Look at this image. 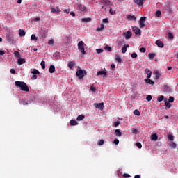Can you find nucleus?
<instances>
[{
  "mask_svg": "<svg viewBox=\"0 0 178 178\" xmlns=\"http://www.w3.org/2000/svg\"><path fill=\"white\" fill-rule=\"evenodd\" d=\"M15 87L20 88L21 91H25L26 92H29V91H30L27 83L24 81H15Z\"/></svg>",
  "mask_w": 178,
  "mask_h": 178,
  "instance_id": "nucleus-1",
  "label": "nucleus"
},
{
  "mask_svg": "<svg viewBox=\"0 0 178 178\" xmlns=\"http://www.w3.org/2000/svg\"><path fill=\"white\" fill-rule=\"evenodd\" d=\"M76 74L79 80H83V79H84V76H87V71H86V70L79 69L76 71Z\"/></svg>",
  "mask_w": 178,
  "mask_h": 178,
  "instance_id": "nucleus-2",
  "label": "nucleus"
},
{
  "mask_svg": "<svg viewBox=\"0 0 178 178\" xmlns=\"http://www.w3.org/2000/svg\"><path fill=\"white\" fill-rule=\"evenodd\" d=\"M78 49L79 51H80V52H81V54H83V55H86V50L84 49V42L80 41L78 43Z\"/></svg>",
  "mask_w": 178,
  "mask_h": 178,
  "instance_id": "nucleus-3",
  "label": "nucleus"
},
{
  "mask_svg": "<svg viewBox=\"0 0 178 178\" xmlns=\"http://www.w3.org/2000/svg\"><path fill=\"white\" fill-rule=\"evenodd\" d=\"M77 8L79 9V10L81 13L87 12V8H86V6H83V4H79V5L77 6Z\"/></svg>",
  "mask_w": 178,
  "mask_h": 178,
  "instance_id": "nucleus-4",
  "label": "nucleus"
},
{
  "mask_svg": "<svg viewBox=\"0 0 178 178\" xmlns=\"http://www.w3.org/2000/svg\"><path fill=\"white\" fill-rule=\"evenodd\" d=\"M94 106L102 111L104 109V102L102 103H95Z\"/></svg>",
  "mask_w": 178,
  "mask_h": 178,
  "instance_id": "nucleus-5",
  "label": "nucleus"
},
{
  "mask_svg": "<svg viewBox=\"0 0 178 178\" xmlns=\"http://www.w3.org/2000/svg\"><path fill=\"white\" fill-rule=\"evenodd\" d=\"M132 30L136 35H141V30H140V29L137 28V26H134L132 28Z\"/></svg>",
  "mask_w": 178,
  "mask_h": 178,
  "instance_id": "nucleus-6",
  "label": "nucleus"
},
{
  "mask_svg": "<svg viewBox=\"0 0 178 178\" xmlns=\"http://www.w3.org/2000/svg\"><path fill=\"white\" fill-rule=\"evenodd\" d=\"M102 3L106 6H112V2L110 0H102Z\"/></svg>",
  "mask_w": 178,
  "mask_h": 178,
  "instance_id": "nucleus-7",
  "label": "nucleus"
},
{
  "mask_svg": "<svg viewBox=\"0 0 178 178\" xmlns=\"http://www.w3.org/2000/svg\"><path fill=\"white\" fill-rule=\"evenodd\" d=\"M97 76H104V77H106L108 76V72L106 71H99L97 73Z\"/></svg>",
  "mask_w": 178,
  "mask_h": 178,
  "instance_id": "nucleus-8",
  "label": "nucleus"
},
{
  "mask_svg": "<svg viewBox=\"0 0 178 178\" xmlns=\"http://www.w3.org/2000/svg\"><path fill=\"white\" fill-rule=\"evenodd\" d=\"M6 40L8 41V42L13 41V35L12 33L7 34Z\"/></svg>",
  "mask_w": 178,
  "mask_h": 178,
  "instance_id": "nucleus-9",
  "label": "nucleus"
},
{
  "mask_svg": "<svg viewBox=\"0 0 178 178\" xmlns=\"http://www.w3.org/2000/svg\"><path fill=\"white\" fill-rule=\"evenodd\" d=\"M145 73L147 74V79H151V76H152V72L149 70V69H145Z\"/></svg>",
  "mask_w": 178,
  "mask_h": 178,
  "instance_id": "nucleus-10",
  "label": "nucleus"
},
{
  "mask_svg": "<svg viewBox=\"0 0 178 178\" xmlns=\"http://www.w3.org/2000/svg\"><path fill=\"white\" fill-rule=\"evenodd\" d=\"M156 45H157V47H159V48H163L165 44H163V42L162 41L156 40Z\"/></svg>",
  "mask_w": 178,
  "mask_h": 178,
  "instance_id": "nucleus-11",
  "label": "nucleus"
},
{
  "mask_svg": "<svg viewBox=\"0 0 178 178\" xmlns=\"http://www.w3.org/2000/svg\"><path fill=\"white\" fill-rule=\"evenodd\" d=\"M132 35H133V33H131V31H128L127 32V34L125 35V39L126 40H130L131 38Z\"/></svg>",
  "mask_w": 178,
  "mask_h": 178,
  "instance_id": "nucleus-12",
  "label": "nucleus"
},
{
  "mask_svg": "<svg viewBox=\"0 0 178 178\" xmlns=\"http://www.w3.org/2000/svg\"><path fill=\"white\" fill-rule=\"evenodd\" d=\"M127 19L129 21L136 22V20H137V17H136V16H134V15H129L127 16Z\"/></svg>",
  "mask_w": 178,
  "mask_h": 178,
  "instance_id": "nucleus-13",
  "label": "nucleus"
},
{
  "mask_svg": "<svg viewBox=\"0 0 178 178\" xmlns=\"http://www.w3.org/2000/svg\"><path fill=\"white\" fill-rule=\"evenodd\" d=\"M151 141H156L158 140V135L156 134H153L150 137Z\"/></svg>",
  "mask_w": 178,
  "mask_h": 178,
  "instance_id": "nucleus-14",
  "label": "nucleus"
},
{
  "mask_svg": "<svg viewBox=\"0 0 178 178\" xmlns=\"http://www.w3.org/2000/svg\"><path fill=\"white\" fill-rule=\"evenodd\" d=\"M134 2L137 3V5H139V6H143L144 5V2L142 0H134Z\"/></svg>",
  "mask_w": 178,
  "mask_h": 178,
  "instance_id": "nucleus-15",
  "label": "nucleus"
},
{
  "mask_svg": "<svg viewBox=\"0 0 178 178\" xmlns=\"http://www.w3.org/2000/svg\"><path fill=\"white\" fill-rule=\"evenodd\" d=\"M164 102H165V106L168 108V109H170V108L172 107V104H170V103L169 102H168V99H165Z\"/></svg>",
  "mask_w": 178,
  "mask_h": 178,
  "instance_id": "nucleus-16",
  "label": "nucleus"
},
{
  "mask_svg": "<svg viewBox=\"0 0 178 178\" xmlns=\"http://www.w3.org/2000/svg\"><path fill=\"white\" fill-rule=\"evenodd\" d=\"M129 44H124L122 49V54H126L127 51V48H129Z\"/></svg>",
  "mask_w": 178,
  "mask_h": 178,
  "instance_id": "nucleus-17",
  "label": "nucleus"
},
{
  "mask_svg": "<svg viewBox=\"0 0 178 178\" xmlns=\"http://www.w3.org/2000/svg\"><path fill=\"white\" fill-rule=\"evenodd\" d=\"M115 134L116 137H122V133L120 129H115Z\"/></svg>",
  "mask_w": 178,
  "mask_h": 178,
  "instance_id": "nucleus-18",
  "label": "nucleus"
},
{
  "mask_svg": "<svg viewBox=\"0 0 178 178\" xmlns=\"http://www.w3.org/2000/svg\"><path fill=\"white\" fill-rule=\"evenodd\" d=\"M74 65H76V63L74 61H70L69 63H68V67L70 69H73V67H74Z\"/></svg>",
  "mask_w": 178,
  "mask_h": 178,
  "instance_id": "nucleus-19",
  "label": "nucleus"
},
{
  "mask_svg": "<svg viewBox=\"0 0 178 178\" xmlns=\"http://www.w3.org/2000/svg\"><path fill=\"white\" fill-rule=\"evenodd\" d=\"M19 37H24V35H26V31H24V30L23 29H19Z\"/></svg>",
  "mask_w": 178,
  "mask_h": 178,
  "instance_id": "nucleus-20",
  "label": "nucleus"
},
{
  "mask_svg": "<svg viewBox=\"0 0 178 178\" xmlns=\"http://www.w3.org/2000/svg\"><path fill=\"white\" fill-rule=\"evenodd\" d=\"M148 56H149V59H150L151 60H152L154 59V58H155L156 56V54L155 53H149L148 54Z\"/></svg>",
  "mask_w": 178,
  "mask_h": 178,
  "instance_id": "nucleus-21",
  "label": "nucleus"
},
{
  "mask_svg": "<svg viewBox=\"0 0 178 178\" xmlns=\"http://www.w3.org/2000/svg\"><path fill=\"white\" fill-rule=\"evenodd\" d=\"M49 73H55V66L54 65H51L49 67Z\"/></svg>",
  "mask_w": 178,
  "mask_h": 178,
  "instance_id": "nucleus-22",
  "label": "nucleus"
},
{
  "mask_svg": "<svg viewBox=\"0 0 178 178\" xmlns=\"http://www.w3.org/2000/svg\"><path fill=\"white\" fill-rule=\"evenodd\" d=\"M70 124L71 126H76L77 122H76V120H71L70 121Z\"/></svg>",
  "mask_w": 178,
  "mask_h": 178,
  "instance_id": "nucleus-23",
  "label": "nucleus"
},
{
  "mask_svg": "<svg viewBox=\"0 0 178 178\" xmlns=\"http://www.w3.org/2000/svg\"><path fill=\"white\" fill-rule=\"evenodd\" d=\"M115 59H116L117 62H118V63H122V58H120V56L118 54L115 55Z\"/></svg>",
  "mask_w": 178,
  "mask_h": 178,
  "instance_id": "nucleus-24",
  "label": "nucleus"
},
{
  "mask_svg": "<svg viewBox=\"0 0 178 178\" xmlns=\"http://www.w3.org/2000/svg\"><path fill=\"white\" fill-rule=\"evenodd\" d=\"M18 65H23V63H26V60L23 58L18 59Z\"/></svg>",
  "mask_w": 178,
  "mask_h": 178,
  "instance_id": "nucleus-25",
  "label": "nucleus"
},
{
  "mask_svg": "<svg viewBox=\"0 0 178 178\" xmlns=\"http://www.w3.org/2000/svg\"><path fill=\"white\" fill-rule=\"evenodd\" d=\"M163 99H165V96H163V95L159 96L157 98L158 102H162V101H163Z\"/></svg>",
  "mask_w": 178,
  "mask_h": 178,
  "instance_id": "nucleus-26",
  "label": "nucleus"
},
{
  "mask_svg": "<svg viewBox=\"0 0 178 178\" xmlns=\"http://www.w3.org/2000/svg\"><path fill=\"white\" fill-rule=\"evenodd\" d=\"M134 115H136V116H141V113H140V111L136 109L134 111Z\"/></svg>",
  "mask_w": 178,
  "mask_h": 178,
  "instance_id": "nucleus-27",
  "label": "nucleus"
},
{
  "mask_svg": "<svg viewBox=\"0 0 178 178\" xmlns=\"http://www.w3.org/2000/svg\"><path fill=\"white\" fill-rule=\"evenodd\" d=\"M145 83H147V84H154V82L149 79V78H147V79H145Z\"/></svg>",
  "mask_w": 178,
  "mask_h": 178,
  "instance_id": "nucleus-28",
  "label": "nucleus"
},
{
  "mask_svg": "<svg viewBox=\"0 0 178 178\" xmlns=\"http://www.w3.org/2000/svg\"><path fill=\"white\" fill-rule=\"evenodd\" d=\"M84 118H85L84 115H79L77 117L76 120H78V121L83 120H84Z\"/></svg>",
  "mask_w": 178,
  "mask_h": 178,
  "instance_id": "nucleus-29",
  "label": "nucleus"
},
{
  "mask_svg": "<svg viewBox=\"0 0 178 178\" xmlns=\"http://www.w3.org/2000/svg\"><path fill=\"white\" fill-rule=\"evenodd\" d=\"M31 40L32 41H38V38H37V36H35V35L32 34V35L31 37Z\"/></svg>",
  "mask_w": 178,
  "mask_h": 178,
  "instance_id": "nucleus-30",
  "label": "nucleus"
},
{
  "mask_svg": "<svg viewBox=\"0 0 178 178\" xmlns=\"http://www.w3.org/2000/svg\"><path fill=\"white\" fill-rule=\"evenodd\" d=\"M168 140H170V141H173V140H175V136L172 134H169L168 136Z\"/></svg>",
  "mask_w": 178,
  "mask_h": 178,
  "instance_id": "nucleus-31",
  "label": "nucleus"
},
{
  "mask_svg": "<svg viewBox=\"0 0 178 178\" xmlns=\"http://www.w3.org/2000/svg\"><path fill=\"white\" fill-rule=\"evenodd\" d=\"M82 22L83 23H87L88 22H91V18L88 17V18H83L82 19Z\"/></svg>",
  "mask_w": 178,
  "mask_h": 178,
  "instance_id": "nucleus-32",
  "label": "nucleus"
},
{
  "mask_svg": "<svg viewBox=\"0 0 178 178\" xmlns=\"http://www.w3.org/2000/svg\"><path fill=\"white\" fill-rule=\"evenodd\" d=\"M104 144H105V140H104L103 139L97 142V145H104Z\"/></svg>",
  "mask_w": 178,
  "mask_h": 178,
  "instance_id": "nucleus-33",
  "label": "nucleus"
},
{
  "mask_svg": "<svg viewBox=\"0 0 178 178\" xmlns=\"http://www.w3.org/2000/svg\"><path fill=\"white\" fill-rule=\"evenodd\" d=\"M156 79L158 80L159 77H161V73H159L158 71H156L155 72Z\"/></svg>",
  "mask_w": 178,
  "mask_h": 178,
  "instance_id": "nucleus-34",
  "label": "nucleus"
},
{
  "mask_svg": "<svg viewBox=\"0 0 178 178\" xmlns=\"http://www.w3.org/2000/svg\"><path fill=\"white\" fill-rule=\"evenodd\" d=\"M170 146L171 147V148H176V147H177V145L175 142H171Z\"/></svg>",
  "mask_w": 178,
  "mask_h": 178,
  "instance_id": "nucleus-35",
  "label": "nucleus"
},
{
  "mask_svg": "<svg viewBox=\"0 0 178 178\" xmlns=\"http://www.w3.org/2000/svg\"><path fill=\"white\" fill-rule=\"evenodd\" d=\"M32 74H40V71H38L37 69H34L33 71H31Z\"/></svg>",
  "mask_w": 178,
  "mask_h": 178,
  "instance_id": "nucleus-36",
  "label": "nucleus"
},
{
  "mask_svg": "<svg viewBox=\"0 0 178 178\" xmlns=\"http://www.w3.org/2000/svg\"><path fill=\"white\" fill-rule=\"evenodd\" d=\"M156 16L157 17H161V16H162V12H161V10H157L156 12Z\"/></svg>",
  "mask_w": 178,
  "mask_h": 178,
  "instance_id": "nucleus-37",
  "label": "nucleus"
},
{
  "mask_svg": "<svg viewBox=\"0 0 178 178\" xmlns=\"http://www.w3.org/2000/svg\"><path fill=\"white\" fill-rule=\"evenodd\" d=\"M168 35L170 40H173V38H175V35H173V33H172L171 32L168 33Z\"/></svg>",
  "mask_w": 178,
  "mask_h": 178,
  "instance_id": "nucleus-38",
  "label": "nucleus"
},
{
  "mask_svg": "<svg viewBox=\"0 0 178 178\" xmlns=\"http://www.w3.org/2000/svg\"><path fill=\"white\" fill-rule=\"evenodd\" d=\"M15 56L16 58H20V53L17 51H14Z\"/></svg>",
  "mask_w": 178,
  "mask_h": 178,
  "instance_id": "nucleus-39",
  "label": "nucleus"
},
{
  "mask_svg": "<svg viewBox=\"0 0 178 178\" xmlns=\"http://www.w3.org/2000/svg\"><path fill=\"white\" fill-rule=\"evenodd\" d=\"M104 49H106V51H108V52H112V47H111L109 46H106L104 47Z\"/></svg>",
  "mask_w": 178,
  "mask_h": 178,
  "instance_id": "nucleus-40",
  "label": "nucleus"
},
{
  "mask_svg": "<svg viewBox=\"0 0 178 178\" xmlns=\"http://www.w3.org/2000/svg\"><path fill=\"white\" fill-rule=\"evenodd\" d=\"M139 26H140V29H143V27H145V24L143 22L140 21Z\"/></svg>",
  "mask_w": 178,
  "mask_h": 178,
  "instance_id": "nucleus-41",
  "label": "nucleus"
},
{
  "mask_svg": "<svg viewBox=\"0 0 178 178\" xmlns=\"http://www.w3.org/2000/svg\"><path fill=\"white\" fill-rule=\"evenodd\" d=\"M104 27H105V26L103 24H102L100 28L97 29V31H102V30H104Z\"/></svg>",
  "mask_w": 178,
  "mask_h": 178,
  "instance_id": "nucleus-42",
  "label": "nucleus"
},
{
  "mask_svg": "<svg viewBox=\"0 0 178 178\" xmlns=\"http://www.w3.org/2000/svg\"><path fill=\"white\" fill-rule=\"evenodd\" d=\"M146 99L147 101H148V102H151V100L152 99V96H151V95H148L146 97Z\"/></svg>",
  "mask_w": 178,
  "mask_h": 178,
  "instance_id": "nucleus-43",
  "label": "nucleus"
},
{
  "mask_svg": "<svg viewBox=\"0 0 178 178\" xmlns=\"http://www.w3.org/2000/svg\"><path fill=\"white\" fill-rule=\"evenodd\" d=\"M40 65H41L42 69L45 70V61H42L40 63Z\"/></svg>",
  "mask_w": 178,
  "mask_h": 178,
  "instance_id": "nucleus-44",
  "label": "nucleus"
},
{
  "mask_svg": "<svg viewBox=\"0 0 178 178\" xmlns=\"http://www.w3.org/2000/svg\"><path fill=\"white\" fill-rule=\"evenodd\" d=\"M168 102H175V97H170L168 99Z\"/></svg>",
  "mask_w": 178,
  "mask_h": 178,
  "instance_id": "nucleus-45",
  "label": "nucleus"
},
{
  "mask_svg": "<svg viewBox=\"0 0 178 178\" xmlns=\"http://www.w3.org/2000/svg\"><path fill=\"white\" fill-rule=\"evenodd\" d=\"M109 8H110L109 13H110L111 15H115V14L116 13V11H113V10H112V8H111V6H109Z\"/></svg>",
  "mask_w": 178,
  "mask_h": 178,
  "instance_id": "nucleus-46",
  "label": "nucleus"
},
{
  "mask_svg": "<svg viewBox=\"0 0 178 178\" xmlns=\"http://www.w3.org/2000/svg\"><path fill=\"white\" fill-rule=\"evenodd\" d=\"M136 147H138V148L141 149V148H143V145H141V143H136Z\"/></svg>",
  "mask_w": 178,
  "mask_h": 178,
  "instance_id": "nucleus-47",
  "label": "nucleus"
},
{
  "mask_svg": "<svg viewBox=\"0 0 178 178\" xmlns=\"http://www.w3.org/2000/svg\"><path fill=\"white\" fill-rule=\"evenodd\" d=\"M131 58H133L134 59H136V58H137L138 55H137V53H133L131 55Z\"/></svg>",
  "mask_w": 178,
  "mask_h": 178,
  "instance_id": "nucleus-48",
  "label": "nucleus"
},
{
  "mask_svg": "<svg viewBox=\"0 0 178 178\" xmlns=\"http://www.w3.org/2000/svg\"><path fill=\"white\" fill-rule=\"evenodd\" d=\"M145 20H147V17H141L140 22H145Z\"/></svg>",
  "mask_w": 178,
  "mask_h": 178,
  "instance_id": "nucleus-49",
  "label": "nucleus"
},
{
  "mask_svg": "<svg viewBox=\"0 0 178 178\" xmlns=\"http://www.w3.org/2000/svg\"><path fill=\"white\" fill-rule=\"evenodd\" d=\"M119 124H120V122L117 121L114 122V127H118V126H119Z\"/></svg>",
  "mask_w": 178,
  "mask_h": 178,
  "instance_id": "nucleus-50",
  "label": "nucleus"
},
{
  "mask_svg": "<svg viewBox=\"0 0 178 178\" xmlns=\"http://www.w3.org/2000/svg\"><path fill=\"white\" fill-rule=\"evenodd\" d=\"M48 45H54V40H50L48 41Z\"/></svg>",
  "mask_w": 178,
  "mask_h": 178,
  "instance_id": "nucleus-51",
  "label": "nucleus"
},
{
  "mask_svg": "<svg viewBox=\"0 0 178 178\" xmlns=\"http://www.w3.org/2000/svg\"><path fill=\"white\" fill-rule=\"evenodd\" d=\"M140 52H143V54L145 53V47H141L139 49Z\"/></svg>",
  "mask_w": 178,
  "mask_h": 178,
  "instance_id": "nucleus-52",
  "label": "nucleus"
},
{
  "mask_svg": "<svg viewBox=\"0 0 178 178\" xmlns=\"http://www.w3.org/2000/svg\"><path fill=\"white\" fill-rule=\"evenodd\" d=\"M22 105H29V102L26 100H22Z\"/></svg>",
  "mask_w": 178,
  "mask_h": 178,
  "instance_id": "nucleus-53",
  "label": "nucleus"
},
{
  "mask_svg": "<svg viewBox=\"0 0 178 178\" xmlns=\"http://www.w3.org/2000/svg\"><path fill=\"white\" fill-rule=\"evenodd\" d=\"M97 54H102V52H104V50L102 49H97Z\"/></svg>",
  "mask_w": 178,
  "mask_h": 178,
  "instance_id": "nucleus-54",
  "label": "nucleus"
},
{
  "mask_svg": "<svg viewBox=\"0 0 178 178\" xmlns=\"http://www.w3.org/2000/svg\"><path fill=\"white\" fill-rule=\"evenodd\" d=\"M31 80H37V75L33 74V75L31 76Z\"/></svg>",
  "mask_w": 178,
  "mask_h": 178,
  "instance_id": "nucleus-55",
  "label": "nucleus"
},
{
  "mask_svg": "<svg viewBox=\"0 0 178 178\" xmlns=\"http://www.w3.org/2000/svg\"><path fill=\"white\" fill-rule=\"evenodd\" d=\"M123 177H124V178H129V177H130V175H129V174H127V173H124V174L123 175Z\"/></svg>",
  "mask_w": 178,
  "mask_h": 178,
  "instance_id": "nucleus-56",
  "label": "nucleus"
},
{
  "mask_svg": "<svg viewBox=\"0 0 178 178\" xmlns=\"http://www.w3.org/2000/svg\"><path fill=\"white\" fill-rule=\"evenodd\" d=\"M90 91H93V92L97 91V88H94V87H92V86H91V87L90 88Z\"/></svg>",
  "mask_w": 178,
  "mask_h": 178,
  "instance_id": "nucleus-57",
  "label": "nucleus"
},
{
  "mask_svg": "<svg viewBox=\"0 0 178 178\" xmlns=\"http://www.w3.org/2000/svg\"><path fill=\"white\" fill-rule=\"evenodd\" d=\"M114 144H115V145H118V144H119V139H115Z\"/></svg>",
  "mask_w": 178,
  "mask_h": 178,
  "instance_id": "nucleus-58",
  "label": "nucleus"
},
{
  "mask_svg": "<svg viewBox=\"0 0 178 178\" xmlns=\"http://www.w3.org/2000/svg\"><path fill=\"white\" fill-rule=\"evenodd\" d=\"M138 131L136 129H134L132 130V133H133L134 134H137Z\"/></svg>",
  "mask_w": 178,
  "mask_h": 178,
  "instance_id": "nucleus-59",
  "label": "nucleus"
},
{
  "mask_svg": "<svg viewBox=\"0 0 178 178\" xmlns=\"http://www.w3.org/2000/svg\"><path fill=\"white\" fill-rule=\"evenodd\" d=\"M10 73H11L12 74H15V73H16V71L15 70V69L12 68V69L10 70Z\"/></svg>",
  "mask_w": 178,
  "mask_h": 178,
  "instance_id": "nucleus-60",
  "label": "nucleus"
},
{
  "mask_svg": "<svg viewBox=\"0 0 178 178\" xmlns=\"http://www.w3.org/2000/svg\"><path fill=\"white\" fill-rule=\"evenodd\" d=\"M103 23H109V21L108 20V18H105L103 19Z\"/></svg>",
  "mask_w": 178,
  "mask_h": 178,
  "instance_id": "nucleus-61",
  "label": "nucleus"
},
{
  "mask_svg": "<svg viewBox=\"0 0 178 178\" xmlns=\"http://www.w3.org/2000/svg\"><path fill=\"white\" fill-rule=\"evenodd\" d=\"M57 10L56 9L54 8H51V13H56Z\"/></svg>",
  "mask_w": 178,
  "mask_h": 178,
  "instance_id": "nucleus-62",
  "label": "nucleus"
},
{
  "mask_svg": "<svg viewBox=\"0 0 178 178\" xmlns=\"http://www.w3.org/2000/svg\"><path fill=\"white\" fill-rule=\"evenodd\" d=\"M70 15H71V16H72L73 17H74V16H76V13H74V12H73V11H71V12H70Z\"/></svg>",
  "mask_w": 178,
  "mask_h": 178,
  "instance_id": "nucleus-63",
  "label": "nucleus"
},
{
  "mask_svg": "<svg viewBox=\"0 0 178 178\" xmlns=\"http://www.w3.org/2000/svg\"><path fill=\"white\" fill-rule=\"evenodd\" d=\"M0 55H5V51L0 50Z\"/></svg>",
  "mask_w": 178,
  "mask_h": 178,
  "instance_id": "nucleus-64",
  "label": "nucleus"
}]
</instances>
